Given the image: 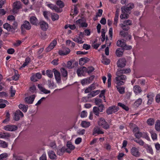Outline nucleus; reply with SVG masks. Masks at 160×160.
<instances>
[{
	"label": "nucleus",
	"mask_w": 160,
	"mask_h": 160,
	"mask_svg": "<svg viewBox=\"0 0 160 160\" xmlns=\"http://www.w3.org/2000/svg\"><path fill=\"white\" fill-rule=\"evenodd\" d=\"M130 72V68L118 69L116 72V77L114 80V82L118 86H120L124 85L127 78L126 76L123 75V74L129 73Z\"/></svg>",
	"instance_id": "f257e3e1"
},
{
	"label": "nucleus",
	"mask_w": 160,
	"mask_h": 160,
	"mask_svg": "<svg viewBox=\"0 0 160 160\" xmlns=\"http://www.w3.org/2000/svg\"><path fill=\"white\" fill-rule=\"evenodd\" d=\"M98 124L99 126L105 129H107L109 128L110 126L105 119L102 118H99L98 121Z\"/></svg>",
	"instance_id": "f03ea898"
},
{
	"label": "nucleus",
	"mask_w": 160,
	"mask_h": 160,
	"mask_svg": "<svg viewBox=\"0 0 160 160\" xmlns=\"http://www.w3.org/2000/svg\"><path fill=\"white\" fill-rule=\"evenodd\" d=\"M132 24V21L129 20H127L124 21L123 23L120 24L119 26L123 30L125 31H128L130 28L128 26L131 25Z\"/></svg>",
	"instance_id": "7ed1b4c3"
},
{
	"label": "nucleus",
	"mask_w": 160,
	"mask_h": 160,
	"mask_svg": "<svg viewBox=\"0 0 160 160\" xmlns=\"http://www.w3.org/2000/svg\"><path fill=\"white\" fill-rule=\"evenodd\" d=\"M119 108L113 105L109 107L106 112L108 115H110L117 112Z\"/></svg>",
	"instance_id": "20e7f679"
},
{
	"label": "nucleus",
	"mask_w": 160,
	"mask_h": 160,
	"mask_svg": "<svg viewBox=\"0 0 160 160\" xmlns=\"http://www.w3.org/2000/svg\"><path fill=\"white\" fill-rule=\"evenodd\" d=\"M130 152L131 154L136 157H139L140 155V152L138 149L135 147H132Z\"/></svg>",
	"instance_id": "39448f33"
},
{
	"label": "nucleus",
	"mask_w": 160,
	"mask_h": 160,
	"mask_svg": "<svg viewBox=\"0 0 160 160\" xmlns=\"http://www.w3.org/2000/svg\"><path fill=\"white\" fill-rule=\"evenodd\" d=\"M53 71L57 82L58 84L61 83V80L60 72L55 69H53Z\"/></svg>",
	"instance_id": "423d86ee"
},
{
	"label": "nucleus",
	"mask_w": 160,
	"mask_h": 160,
	"mask_svg": "<svg viewBox=\"0 0 160 160\" xmlns=\"http://www.w3.org/2000/svg\"><path fill=\"white\" fill-rule=\"evenodd\" d=\"M3 129L7 131L12 132L16 131L18 129V127L15 125H8L5 126Z\"/></svg>",
	"instance_id": "0eeeda50"
},
{
	"label": "nucleus",
	"mask_w": 160,
	"mask_h": 160,
	"mask_svg": "<svg viewBox=\"0 0 160 160\" xmlns=\"http://www.w3.org/2000/svg\"><path fill=\"white\" fill-rule=\"evenodd\" d=\"M31 28V26L30 23L27 21H24L23 24L22 25L21 27L22 31H23L24 29L28 30H30Z\"/></svg>",
	"instance_id": "6e6552de"
},
{
	"label": "nucleus",
	"mask_w": 160,
	"mask_h": 160,
	"mask_svg": "<svg viewBox=\"0 0 160 160\" xmlns=\"http://www.w3.org/2000/svg\"><path fill=\"white\" fill-rule=\"evenodd\" d=\"M42 78V75L40 72L36 73L35 74H32V75L30 78L31 81L35 82L38 81L37 79H39Z\"/></svg>",
	"instance_id": "1a4fd4ad"
},
{
	"label": "nucleus",
	"mask_w": 160,
	"mask_h": 160,
	"mask_svg": "<svg viewBox=\"0 0 160 160\" xmlns=\"http://www.w3.org/2000/svg\"><path fill=\"white\" fill-rule=\"evenodd\" d=\"M126 61L124 58H120L117 62V65L118 67L123 68L126 65Z\"/></svg>",
	"instance_id": "9d476101"
},
{
	"label": "nucleus",
	"mask_w": 160,
	"mask_h": 160,
	"mask_svg": "<svg viewBox=\"0 0 160 160\" xmlns=\"http://www.w3.org/2000/svg\"><path fill=\"white\" fill-rule=\"evenodd\" d=\"M23 114L19 110H17L14 113V119L15 121H18L21 118L23 117Z\"/></svg>",
	"instance_id": "9b49d317"
},
{
	"label": "nucleus",
	"mask_w": 160,
	"mask_h": 160,
	"mask_svg": "<svg viewBox=\"0 0 160 160\" xmlns=\"http://www.w3.org/2000/svg\"><path fill=\"white\" fill-rule=\"evenodd\" d=\"M120 35L127 40H129L131 39L132 38L131 36L127 32H125L123 30L120 31Z\"/></svg>",
	"instance_id": "f8f14e48"
},
{
	"label": "nucleus",
	"mask_w": 160,
	"mask_h": 160,
	"mask_svg": "<svg viewBox=\"0 0 160 160\" xmlns=\"http://www.w3.org/2000/svg\"><path fill=\"white\" fill-rule=\"evenodd\" d=\"M121 11L122 13L120 16V18L121 19H126L129 17V14H130V12H128L123 9L121 8Z\"/></svg>",
	"instance_id": "ddd939ff"
},
{
	"label": "nucleus",
	"mask_w": 160,
	"mask_h": 160,
	"mask_svg": "<svg viewBox=\"0 0 160 160\" xmlns=\"http://www.w3.org/2000/svg\"><path fill=\"white\" fill-rule=\"evenodd\" d=\"M76 22L77 24L80 25L81 27L86 28L88 26V24L86 22L85 20L82 18L78 20Z\"/></svg>",
	"instance_id": "4468645a"
},
{
	"label": "nucleus",
	"mask_w": 160,
	"mask_h": 160,
	"mask_svg": "<svg viewBox=\"0 0 160 160\" xmlns=\"http://www.w3.org/2000/svg\"><path fill=\"white\" fill-rule=\"evenodd\" d=\"M57 44V41L56 40H54L47 48L46 50L47 52H48L52 49Z\"/></svg>",
	"instance_id": "2eb2a0df"
},
{
	"label": "nucleus",
	"mask_w": 160,
	"mask_h": 160,
	"mask_svg": "<svg viewBox=\"0 0 160 160\" xmlns=\"http://www.w3.org/2000/svg\"><path fill=\"white\" fill-rule=\"evenodd\" d=\"M22 8L21 2L19 1H16L13 4V12H14L15 10H18Z\"/></svg>",
	"instance_id": "dca6fc26"
},
{
	"label": "nucleus",
	"mask_w": 160,
	"mask_h": 160,
	"mask_svg": "<svg viewBox=\"0 0 160 160\" xmlns=\"http://www.w3.org/2000/svg\"><path fill=\"white\" fill-rule=\"evenodd\" d=\"M47 6L52 10H54L55 11L57 12H61L62 11V10H60V9L56 5H54L52 3L47 4Z\"/></svg>",
	"instance_id": "f3484780"
},
{
	"label": "nucleus",
	"mask_w": 160,
	"mask_h": 160,
	"mask_svg": "<svg viewBox=\"0 0 160 160\" xmlns=\"http://www.w3.org/2000/svg\"><path fill=\"white\" fill-rule=\"evenodd\" d=\"M35 97V95H33L30 97L26 98H25V101L27 103L29 104H31L33 102Z\"/></svg>",
	"instance_id": "a211bd4d"
},
{
	"label": "nucleus",
	"mask_w": 160,
	"mask_h": 160,
	"mask_svg": "<svg viewBox=\"0 0 160 160\" xmlns=\"http://www.w3.org/2000/svg\"><path fill=\"white\" fill-rule=\"evenodd\" d=\"M154 95L153 93H150L147 94V97L148 98V101L147 104L148 105H150L153 101Z\"/></svg>",
	"instance_id": "6ab92c4d"
},
{
	"label": "nucleus",
	"mask_w": 160,
	"mask_h": 160,
	"mask_svg": "<svg viewBox=\"0 0 160 160\" xmlns=\"http://www.w3.org/2000/svg\"><path fill=\"white\" fill-rule=\"evenodd\" d=\"M29 21L32 25H37L38 22V19L34 16L30 17Z\"/></svg>",
	"instance_id": "aec40b11"
},
{
	"label": "nucleus",
	"mask_w": 160,
	"mask_h": 160,
	"mask_svg": "<svg viewBox=\"0 0 160 160\" xmlns=\"http://www.w3.org/2000/svg\"><path fill=\"white\" fill-rule=\"evenodd\" d=\"M48 154L49 158L51 159L54 160L57 159V156L54 151L49 150L48 152Z\"/></svg>",
	"instance_id": "412c9836"
},
{
	"label": "nucleus",
	"mask_w": 160,
	"mask_h": 160,
	"mask_svg": "<svg viewBox=\"0 0 160 160\" xmlns=\"http://www.w3.org/2000/svg\"><path fill=\"white\" fill-rule=\"evenodd\" d=\"M104 133L101 129L98 127L94 128L93 129L92 134L93 135L96 136L95 134H103Z\"/></svg>",
	"instance_id": "4be33fe9"
},
{
	"label": "nucleus",
	"mask_w": 160,
	"mask_h": 160,
	"mask_svg": "<svg viewBox=\"0 0 160 160\" xmlns=\"http://www.w3.org/2000/svg\"><path fill=\"white\" fill-rule=\"evenodd\" d=\"M39 24L41 29L43 30H46L48 28V24L44 21H41Z\"/></svg>",
	"instance_id": "5701e85b"
},
{
	"label": "nucleus",
	"mask_w": 160,
	"mask_h": 160,
	"mask_svg": "<svg viewBox=\"0 0 160 160\" xmlns=\"http://www.w3.org/2000/svg\"><path fill=\"white\" fill-rule=\"evenodd\" d=\"M134 6V4L132 3H130L128 4L127 6L123 7L121 8L123 9L128 12H130V11L132 9Z\"/></svg>",
	"instance_id": "b1692460"
},
{
	"label": "nucleus",
	"mask_w": 160,
	"mask_h": 160,
	"mask_svg": "<svg viewBox=\"0 0 160 160\" xmlns=\"http://www.w3.org/2000/svg\"><path fill=\"white\" fill-rule=\"evenodd\" d=\"M87 68L85 67L80 68L78 69L77 71V73L78 76H81L85 72H86Z\"/></svg>",
	"instance_id": "393cba45"
},
{
	"label": "nucleus",
	"mask_w": 160,
	"mask_h": 160,
	"mask_svg": "<svg viewBox=\"0 0 160 160\" xmlns=\"http://www.w3.org/2000/svg\"><path fill=\"white\" fill-rule=\"evenodd\" d=\"M93 78L92 77H90L89 78H86L82 80L81 82V83L82 85H84L85 84H88L90 83L92 79H93Z\"/></svg>",
	"instance_id": "a878e982"
},
{
	"label": "nucleus",
	"mask_w": 160,
	"mask_h": 160,
	"mask_svg": "<svg viewBox=\"0 0 160 160\" xmlns=\"http://www.w3.org/2000/svg\"><path fill=\"white\" fill-rule=\"evenodd\" d=\"M47 82L48 88L51 89H53L57 87L54 83L53 81L51 79H48Z\"/></svg>",
	"instance_id": "bb28decb"
},
{
	"label": "nucleus",
	"mask_w": 160,
	"mask_h": 160,
	"mask_svg": "<svg viewBox=\"0 0 160 160\" xmlns=\"http://www.w3.org/2000/svg\"><path fill=\"white\" fill-rule=\"evenodd\" d=\"M68 152L69 153L71 152L70 151H68V149H66L64 147H62L61 149L58 150L57 151L58 154L59 155H61L65 151Z\"/></svg>",
	"instance_id": "cd10ccee"
},
{
	"label": "nucleus",
	"mask_w": 160,
	"mask_h": 160,
	"mask_svg": "<svg viewBox=\"0 0 160 160\" xmlns=\"http://www.w3.org/2000/svg\"><path fill=\"white\" fill-rule=\"evenodd\" d=\"M89 60L90 59L88 58H81L79 59V64L81 66L83 65L85 63L88 62Z\"/></svg>",
	"instance_id": "c85d7f7f"
},
{
	"label": "nucleus",
	"mask_w": 160,
	"mask_h": 160,
	"mask_svg": "<svg viewBox=\"0 0 160 160\" xmlns=\"http://www.w3.org/2000/svg\"><path fill=\"white\" fill-rule=\"evenodd\" d=\"M133 91L134 93L138 94L142 92V90L140 87L138 85H135L133 87Z\"/></svg>",
	"instance_id": "c756f323"
},
{
	"label": "nucleus",
	"mask_w": 160,
	"mask_h": 160,
	"mask_svg": "<svg viewBox=\"0 0 160 160\" xmlns=\"http://www.w3.org/2000/svg\"><path fill=\"white\" fill-rule=\"evenodd\" d=\"M70 52V49L68 48H66L63 50H60L59 51V54L60 55H66L68 54Z\"/></svg>",
	"instance_id": "7c9ffc66"
},
{
	"label": "nucleus",
	"mask_w": 160,
	"mask_h": 160,
	"mask_svg": "<svg viewBox=\"0 0 160 160\" xmlns=\"http://www.w3.org/2000/svg\"><path fill=\"white\" fill-rule=\"evenodd\" d=\"M126 42L123 40H119L117 42V45L118 47L123 48L126 45Z\"/></svg>",
	"instance_id": "2f4dec72"
},
{
	"label": "nucleus",
	"mask_w": 160,
	"mask_h": 160,
	"mask_svg": "<svg viewBox=\"0 0 160 160\" xmlns=\"http://www.w3.org/2000/svg\"><path fill=\"white\" fill-rule=\"evenodd\" d=\"M81 125L83 128H88L90 126V123L89 122L85 121H82L81 123Z\"/></svg>",
	"instance_id": "473e14b6"
},
{
	"label": "nucleus",
	"mask_w": 160,
	"mask_h": 160,
	"mask_svg": "<svg viewBox=\"0 0 160 160\" xmlns=\"http://www.w3.org/2000/svg\"><path fill=\"white\" fill-rule=\"evenodd\" d=\"M31 61V59L30 58L27 57L25 59V62L20 67V68H25L26 66L28 65Z\"/></svg>",
	"instance_id": "72a5a7b5"
},
{
	"label": "nucleus",
	"mask_w": 160,
	"mask_h": 160,
	"mask_svg": "<svg viewBox=\"0 0 160 160\" xmlns=\"http://www.w3.org/2000/svg\"><path fill=\"white\" fill-rule=\"evenodd\" d=\"M82 38L80 37V36H77L72 38V40L78 43L79 44L83 43L84 42V41H82Z\"/></svg>",
	"instance_id": "f704fd0d"
},
{
	"label": "nucleus",
	"mask_w": 160,
	"mask_h": 160,
	"mask_svg": "<svg viewBox=\"0 0 160 160\" xmlns=\"http://www.w3.org/2000/svg\"><path fill=\"white\" fill-rule=\"evenodd\" d=\"M100 92L99 90H97L96 91H93L91 92L90 94H88V98H91L94 97L96 95H98Z\"/></svg>",
	"instance_id": "c9c22d12"
},
{
	"label": "nucleus",
	"mask_w": 160,
	"mask_h": 160,
	"mask_svg": "<svg viewBox=\"0 0 160 160\" xmlns=\"http://www.w3.org/2000/svg\"><path fill=\"white\" fill-rule=\"evenodd\" d=\"M123 49L122 48H118L116 51V53L118 57L122 56L123 54Z\"/></svg>",
	"instance_id": "e433bc0d"
},
{
	"label": "nucleus",
	"mask_w": 160,
	"mask_h": 160,
	"mask_svg": "<svg viewBox=\"0 0 160 160\" xmlns=\"http://www.w3.org/2000/svg\"><path fill=\"white\" fill-rule=\"evenodd\" d=\"M18 108L24 112H26L28 110V106L23 104H20L18 105Z\"/></svg>",
	"instance_id": "4c0bfd02"
},
{
	"label": "nucleus",
	"mask_w": 160,
	"mask_h": 160,
	"mask_svg": "<svg viewBox=\"0 0 160 160\" xmlns=\"http://www.w3.org/2000/svg\"><path fill=\"white\" fill-rule=\"evenodd\" d=\"M38 87L41 91L42 92L44 93L48 94L50 92V90H48L46 89L45 88H43L41 85H38Z\"/></svg>",
	"instance_id": "58836bf2"
},
{
	"label": "nucleus",
	"mask_w": 160,
	"mask_h": 160,
	"mask_svg": "<svg viewBox=\"0 0 160 160\" xmlns=\"http://www.w3.org/2000/svg\"><path fill=\"white\" fill-rule=\"evenodd\" d=\"M43 14L45 19L47 20H49V18L51 13L49 11H44L43 12Z\"/></svg>",
	"instance_id": "ea45409f"
},
{
	"label": "nucleus",
	"mask_w": 160,
	"mask_h": 160,
	"mask_svg": "<svg viewBox=\"0 0 160 160\" xmlns=\"http://www.w3.org/2000/svg\"><path fill=\"white\" fill-rule=\"evenodd\" d=\"M3 28L8 31H12L11 26L8 23L3 24Z\"/></svg>",
	"instance_id": "a19ab883"
},
{
	"label": "nucleus",
	"mask_w": 160,
	"mask_h": 160,
	"mask_svg": "<svg viewBox=\"0 0 160 160\" xmlns=\"http://www.w3.org/2000/svg\"><path fill=\"white\" fill-rule=\"evenodd\" d=\"M8 143L4 141L0 140V147L5 148L8 147Z\"/></svg>",
	"instance_id": "79ce46f5"
},
{
	"label": "nucleus",
	"mask_w": 160,
	"mask_h": 160,
	"mask_svg": "<svg viewBox=\"0 0 160 160\" xmlns=\"http://www.w3.org/2000/svg\"><path fill=\"white\" fill-rule=\"evenodd\" d=\"M10 136L8 133L0 132V138H4L6 137H9Z\"/></svg>",
	"instance_id": "37998d69"
},
{
	"label": "nucleus",
	"mask_w": 160,
	"mask_h": 160,
	"mask_svg": "<svg viewBox=\"0 0 160 160\" xmlns=\"http://www.w3.org/2000/svg\"><path fill=\"white\" fill-rule=\"evenodd\" d=\"M93 112L95 115L99 116V110L98 107H94L93 108Z\"/></svg>",
	"instance_id": "c03bdc74"
},
{
	"label": "nucleus",
	"mask_w": 160,
	"mask_h": 160,
	"mask_svg": "<svg viewBox=\"0 0 160 160\" xmlns=\"http://www.w3.org/2000/svg\"><path fill=\"white\" fill-rule=\"evenodd\" d=\"M51 16L52 19L53 21L58 20L59 18V15L56 13H51Z\"/></svg>",
	"instance_id": "a18cd8bd"
},
{
	"label": "nucleus",
	"mask_w": 160,
	"mask_h": 160,
	"mask_svg": "<svg viewBox=\"0 0 160 160\" xmlns=\"http://www.w3.org/2000/svg\"><path fill=\"white\" fill-rule=\"evenodd\" d=\"M67 146L68 149H70L69 151L71 152V150H73L75 148V147L71 143V142H67Z\"/></svg>",
	"instance_id": "49530a36"
},
{
	"label": "nucleus",
	"mask_w": 160,
	"mask_h": 160,
	"mask_svg": "<svg viewBox=\"0 0 160 160\" xmlns=\"http://www.w3.org/2000/svg\"><path fill=\"white\" fill-rule=\"evenodd\" d=\"M142 102V99L141 98H139L134 103V105L137 107L140 106Z\"/></svg>",
	"instance_id": "de8ad7c7"
},
{
	"label": "nucleus",
	"mask_w": 160,
	"mask_h": 160,
	"mask_svg": "<svg viewBox=\"0 0 160 160\" xmlns=\"http://www.w3.org/2000/svg\"><path fill=\"white\" fill-rule=\"evenodd\" d=\"M154 122L155 121L154 119L152 118H149L148 119L147 121L148 124L149 126L153 125L154 123Z\"/></svg>",
	"instance_id": "09e8293b"
},
{
	"label": "nucleus",
	"mask_w": 160,
	"mask_h": 160,
	"mask_svg": "<svg viewBox=\"0 0 160 160\" xmlns=\"http://www.w3.org/2000/svg\"><path fill=\"white\" fill-rule=\"evenodd\" d=\"M155 127L157 131H160V120H158L157 121Z\"/></svg>",
	"instance_id": "8fccbe9b"
},
{
	"label": "nucleus",
	"mask_w": 160,
	"mask_h": 160,
	"mask_svg": "<svg viewBox=\"0 0 160 160\" xmlns=\"http://www.w3.org/2000/svg\"><path fill=\"white\" fill-rule=\"evenodd\" d=\"M61 72L62 76L65 77H67L68 76V72L67 70L64 68L61 69Z\"/></svg>",
	"instance_id": "3c124183"
},
{
	"label": "nucleus",
	"mask_w": 160,
	"mask_h": 160,
	"mask_svg": "<svg viewBox=\"0 0 160 160\" xmlns=\"http://www.w3.org/2000/svg\"><path fill=\"white\" fill-rule=\"evenodd\" d=\"M143 138H144L148 141L150 140V138L149 136L148 133L146 132H142V137Z\"/></svg>",
	"instance_id": "603ef678"
},
{
	"label": "nucleus",
	"mask_w": 160,
	"mask_h": 160,
	"mask_svg": "<svg viewBox=\"0 0 160 160\" xmlns=\"http://www.w3.org/2000/svg\"><path fill=\"white\" fill-rule=\"evenodd\" d=\"M117 89L121 94H123L125 92V88L123 87L120 86L117 87Z\"/></svg>",
	"instance_id": "864d4df0"
},
{
	"label": "nucleus",
	"mask_w": 160,
	"mask_h": 160,
	"mask_svg": "<svg viewBox=\"0 0 160 160\" xmlns=\"http://www.w3.org/2000/svg\"><path fill=\"white\" fill-rule=\"evenodd\" d=\"M56 4L59 6L60 8H62L64 6V3L60 0L57 1L56 3Z\"/></svg>",
	"instance_id": "5fc2aeb1"
},
{
	"label": "nucleus",
	"mask_w": 160,
	"mask_h": 160,
	"mask_svg": "<svg viewBox=\"0 0 160 160\" xmlns=\"http://www.w3.org/2000/svg\"><path fill=\"white\" fill-rule=\"evenodd\" d=\"M94 102L95 104L98 106H99L102 104V100L100 98H95Z\"/></svg>",
	"instance_id": "6e6d98bb"
},
{
	"label": "nucleus",
	"mask_w": 160,
	"mask_h": 160,
	"mask_svg": "<svg viewBox=\"0 0 160 160\" xmlns=\"http://www.w3.org/2000/svg\"><path fill=\"white\" fill-rule=\"evenodd\" d=\"M134 141L137 143H138L139 145L141 146H143L144 144V142L143 141L142 139H135L134 140Z\"/></svg>",
	"instance_id": "4d7b16f0"
},
{
	"label": "nucleus",
	"mask_w": 160,
	"mask_h": 160,
	"mask_svg": "<svg viewBox=\"0 0 160 160\" xmlns=\"http://www.w3.org/2000/svg\"><path fill=\"white\" fill-rule=\"evenodd\" d=\"M18 24L17 22L14 21L12 24V26H11L12 31V30H15L18 28Z\"/></svg>",
	"instance_id": "13d9d810"
},
{
	"label": "nucleus",
	"mask_w": 160,
	"mask_h": 160,
	"mask_svg": "<svg viewBox=\"0 0 160 160\" xmlns=\"http://www.w3.org/2000/svg\"><path fill=\"white\" fill-rule=\"evenodd\" d=\"M118 105L121 107H122V108L124 109L126 111H128L129 110L128 108L124 104L121 103H118Z\"/></svg>",
	"instance_id": "bf43d9fd"
},
{
	"label": "nucleus",
	"mask_w": 160,
	"mask_h": 160,
	"mask_svg": "<svg viewBox=\"0 0 160 160\" xmlns=\"http://www.w3.org/2000/svg\"><path fill=\"white\" fill-rule=\"evenodd\" d=\"M151 134L152 139L153 140H156L157 139V135L153 131H152L150 132Z\"/></svg>",
	"instance_id": "052dcab7"
},
{
	"label": "nucleus",
	"mask_w": 160,
	"mask_h": 160,
	"mask_svg": "<svg viewBox=\"0 0 160 160\" xmlns=\"http://www.w3.org/2000/svg\"><path fill=\"white\" fill-rule=\"evenodd\" d=\"M134 135L137 138L139 139L142 137V132L139 131L137 133L134 134Z\"/></svg>",
	"instance_id": "680f3d73"
},
{
	"label": "nucleus",
	"mask_w": 160,
	"mask_h": 160,
	"mask_svg": "<svg viewBox=\"0 0 160 160\" xmlns=\"http://www.w3.org/2000/svg\"><path fill=\"white\" fill-rule=\"evenodd\" d=\"M46 74L47 75V76L50 78H52L53 76L52 72L51 70H47Z\"/></svg>",
	"instance_id": "e2e57ef3"
},
{
	"label": "nucleus",
	"mask_w": 160,
	"mask_h": 160,
	"mask_svg": "<svg viewBox=\"0 0 160 160\" xmlns=\"http://www.w3.org/2000/svg\"><path fill=\"white\" fill-rule=\"evenodd\" d=\"M8 156L7 153H4L0 155V160L6 158Z\"/></svg>",
	"instance_id": "0e129e2a"
},
{
	"label": "nucleus",
	"mask_w": 160,
	"mask_h": 160,
	"mask_svg": "<svg viewBox=\"0 0 160 160\" xmlns=\"http://www.w3.org/2000/svg\"><path fill=\"white\" fill-rule=\"evenodd\" d=\"M39 160H47V157L46 153H44L39 158Z\"/></svg>",
	"instance_id": "69168bd1"
},
{
	"label": "nucleus",
	"mask_w": 160,
	"mask_h": 160,
	"mask_svg": "<svg viewBox=\"0 0 160 160\" xmlns=\"http://www.w3.org/2000/svg\"><path fill=\"white\" fill-rule=\"evenodd\" d=\"M16 72H17V71L15 72V75L12 77V79L15 81L17 80L19 77V75L16 73Z\"/></svg>",
	"instance_id": "338daca9"
},
{
	"label": "nucleus",
	"mask_w": 160,
	"mask_h": 160,
	"mask_svg": "<svg viewBox=\"0 0 160 160\" xmlns=\"http://www.w3.org/2000/svg\"><path fill=\"white\" fill-rule=\"evenodd\" d=\"M85 131L84 129L79 130L77 131V133L80 135H83L85 134Z\"/></svg>",
	"instance_id": "774afa93"
}]
</instances>
